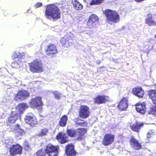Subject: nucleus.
<instances>
[{"instance_id": "1", "label": "nucleus", "mask_w": 156, "mask_h": 156, "mask_svg": "<svg viewBox=\"0 0 156 156\" xmlns=\"http://www.w3.org/2000/svg\"><path fill=\"white\" fill-rule=\"evenodd\" d=\"M60 10L58 7L53 4L47 5L45 16L48 20L55 21L60 17Z\"/></svg>"}, {"instance_id": "2", "label": "nucleus", "mask_w": 156, "mask_h": 156, "mask_svg": "<svg viewBox=\"0 0 156 156\" xmlns=\"http://www.w3.org/2000/svg\"><path fill=\"white\" fill-rule=\"evenodd\" d=\"M67 134L71 137H76L79 140H81L84 137L86 130L85 129L80 128L76 130L71 129L67 130Z\"/></svg>"}, {"instance_id": "3", "label": "nucleus", "mask_w": 156, "mask_h": 156, "mask_svg": "<svg viewBox=\"0 0 156 156\" xmlns=\"http://www.w3.org/2000/svg\"><path fill=\"white\" fill-rule=\"evenodd\" d=\"M30 69L33 73H39L43 71L42 64L39 59H36L29 64Z\"/></svg>"}, {"instance_id": "4", "label": "nucleus", "mask_w": 156, "mask_h": 156, "mask_svg": "<svg viewBox=\"0 0 156 156\" xmlns=\"http://www.w3.org/2000/svg\"><path fill=\"white\" fill-rule=\"evenodd\" d=\"M105 13L107 20L109 21L117 23L119 20V16L115 11L107 9L105 11Z\"/></svg>"}, {"instance_id": "5", "label": "nucleus", "mask_w": 156, "mask_h": 156, "mask_svg": "<svg viewBox=\"0 0 156 156\" xmlns=\"http://www.w3.org/2000/svg\"><path fill=\"white\" fill-rule=\"evenodd\" d=\"M98 16L94 14L91 15L87 22V27L89 28L92 29L98 27Z\"/></svg>"}, {"instance_id": "6", "label": "nucleus", "mask_w": 156, "mask_h": 156, "mask_svg": "<svg viewBox=\"0 0 156 156\" xmlns=\"http://www.w3.org/2000/svg\"><path fill=\"white\" fill-rule=\"evenodd\" d=\"M58 148V146L48 144L46 146L45 151L48 156H57Z\"/></svg>"}, {"instance_id": "7", "label": "nucleus", "mask_w": 156, "mask_h": 156, "mask_svg": "<svg viewBox=\"0 0 156 156\" xmlns=\"http://www.w3.org/2000/svg\"><path fill=\"white\" fill-rule=\"evenodd\" d=\"M22 150V147L19 144L12 145L9 148L10 154L12 156H15L16 155L20 154Z\"/></svg>"}, {"instance_id": "8", "label": "nucleus", "mask_w": 156, "mask_h": 156, "mask_svg": "<svg viewBox=\"0 0 156 156\" xmlns=\"http://www.w3.org/2000/svg\"><path fill=\"white\" fill-rule=\"evenodd\" d=\"M25 121L26 123L31 126H34L37 124V121L35 116L31 113H28L25 118Z\"/></svg>"}, {"instance_id": "9", "label": "nucleus", "mask_w": 156, "mask_h": 156, "mask_svg": "<svg viewBox=\"0 0 156 156\" xmlns=\"http://www.w3.org/2000/svg\"><path fill=\"white\" fill-rule=\"evenodd\" d=\"M29 97V92L27 91L23 90L18 92L17 94L15 97V99L17 101H22Z\"/></svg>"}, {"instance_id": "10", "label": "nucleus", "mask_w": 156, "mask_h": 156, "mask_svg": "<svg viewBox=\"0 0 156 156\" xmlns=\"http://www.w3.org/2000/svg\"><path fill=\"white\" fill-rule=\"evenodd\" d=\"M30 105L32 108H36L38 107L42 106L43 103L41 101V98L39 97H36L34 99H32L30 101Z\"/></svg>"}, {"instance_id": "11", "label": "nucleus", "mask_w": 156, "mask_h": 156, "mask_svg": "<svg viewBox=\"0 0 156 156\" xmlns=\"http://www.w3.org/2000/svg\"><path fill=\"white\" fill-rule=\"evenodd\" d=\"M89 109V108L87 106L85 105L81 106L79 112L80 117L83 119L87 117L90 114Z\"/></svg>"}, {"instance_id": "12", "label": "nucleus", "mask_w": 156, "mask_h": 156, "mask_svg": "<svg viewBox=\"0 0 156 156\" xmlns=\"http://www.w3.org/2000/svg\"><path fill=\"white\" fill-rule=\"evenodd\" d=\"M114 137L111 134H107L104 138L103 144L105 146H107L113 142Z\"/></svg>"}, {"instance_id": "13", "label": "nucleus", "mask_w": 156, "mask_h": 156, "mask_svg": "<svg viewBox=\"0 0 156 156\" xmlns=\"http://www.w3.org/2000/svg\"><path fill=\"white\" fill-rule=\"evenodd\" d=\"M74 146L72 144H69L66 147V152L68 156H75L76 152L74 150Z\"/></svg>"}, {"instance_id": "14", "label": "nucleus", "mask_w": 156, "mask_h": 156, "mask_svg": "<svg viewBox=\"0 0 156 156\" xmlns=\"http://www.w3.org/2000/svg\"><path fill=\"white\" fill-rule=\"evenodd\" d=\"M11 127L12 128H13L14 129V130L15 131V135L17 136H22L24 135L26 133L25 131L20 127V125L18 124L12 126Z\"/></svg>"}, {"instance_id": "15", "label": "nucleus", "mask_w": 156, "mask_h": 156, "mask_svg": "<svg viewBox=\"0 0 156 156\" xmlns=\"http://www.w3.org/2000/svg\"><path fill=\"white\" fill-rule=\"evenodd\" d=\"M56 47L53 44H50L46 48V54L48 56H51L57 53Z\"/></svg>"}, {"instance_id": "16", "label": "nucleus", "mask_w": 156, "mask_h": 156, "mask_svg": "<svg viewBox=\"0 0 156 156\" xmlns=\"http://www.w3.org/2000/svg\"><path fill=\"white\" fill-rule=\"evenodd\" d=\"M130 144L132 147L135 150H139L141 148V144L133 137L131 138Z\"/></svg>"}, {"instance_id": "17", "label": "nucleus", "mask_w": 156, "mask_h": 156, "mask_svg": "<svg viewBox=\"0 0 156 156\" xmlns=\"http://www.w3.org/2000/svg\"><path fill=\"white\" fill-rule=\"evenodd\" d=\"M133 93L139 98H143L144 92L141 87H136L134 88L132 91Z\"/></svg>"}, {"instance_id": "18", "label": "nucleus", "mask_w": 156, "mask_h": 156, "mask_svg": "<svg viewBox=\"0 0 156 156\" xmlns=\"http://www.w3.org/2000/svg\"><path fill=\"white\" fill-rule=\"evenodd\" d=\"M152 15L151 13H149L147 15L146 18V23L149 26L155 25L156 23L152 17Z\"/></svg>"}, {"instance_id": "19", "label": "nucleus", "mask_w": 156, "mask_h": 156, "mask_svg": "<svg viewBox=\"0 0 156 156\" xmlns=\"http://www.w3.org/2000/svg\"><path fill=\"white\" fill-rule=\"evenodd\" d=\"M118 107L121 110H124L128 107L127 100L126 98H123L118 105Z\"/></svg>"}, {"instance_id": "20", "label": "nucleus", "mask_w": 156, "mask_h": 156, "mask_svg": "<svg viewBox=\"0 0 156 156\" xmlns=\"http://www.w3.org/2000/svg\"><path fill=\"white\" fill-rule=\"evenodd\" d=\"M19 114L16 112H12L8 118V121L11 123H14L19 116Z\"/></svg>"}, {"instance_id": "21", "label": "nucleus", "mask_w": 156, "mask_h": 156, "mask_svg": "<svg viewBox=\"0 0 156 156\" xmlns=\"http://www.w3.org/2000/svg\"><path fill=\"white\" fill-rule=\"evenodd\" d=\"M28 107V105L26 103H22L19 104L16 108V110L19 114L23 113L24 110Z\"/></svg>"}, {"instance_id": "22", "label": "nucleus", "mask_w": 156, "mask_h": 156, "mask_svg": "<svg viewBox=\"0 0 156 156\" xmlns=\"http://www.w3.org/2000/svg\"><path fill=\"white\" fill-rule=\"evenodd\" d=\"M143 126V124L139 122H136V124H133L132 125H130L131 129L135 131L139 132V130L141 127Z\"/></svg>"}, {"instance_id": "23", "label": "nucleus", "mask_w": 156, "mask_h": 156, "mask_svg": "<svg viewBox=\"0 0 156 156\" xmlns=\"http://www.w3.org/2000/svg\"><path fill=\"white\" fill-rule=\"evenodd\" d=\"M68 117L66 115H63L60 119L59 122V125L62 127L65 126Z\"/></svg>"}, {"instance_id": "24", "label": "nucleus", "mask_w": 156, "mask_h": 156, "mask_svg": "<svg viewBox=\"0 0 156 156\" xmlns=\"http://www.w3.org/2000/svg\"><path fill=\"white\" fill-rule=\"evenodd\" d=\"M57 139L61 144H64L67 142V139L63 134L59 133L57 136Z\"/></svg>"}, {"instance_id": "25", "label": "nucleus", "mask_w": 156, "mask_h": 156, "mask_svg": "<svg viewBox=\"0 0 156 156\" xmlns=\"http://www.w3.org/2000/svg\"><path fill=\"white\" fill-rule=\"evenodd\" d=\"M106 101L105 97L103 96H98L95 99V102L98 104L104 103Z\"/></svg>"}, {"instance_id": "26", "label": "nucleus", "mask_w": 156, "mask_h": 156, "mask_svg": "<svg viewBox=\"0 0 156 156\" xmlns=\"http://www.w3.org/2000/svg\"><path fill=\"white\" fill-rule=\"evenodd\" d=\"M72 3L74 7L76 10H81L83 8L82 5L76 0H73Z\"/></svg>"}, {"instance_id": "27", "label": "nucleus", "mask_w": 156, "mask_h": 156, "mask_svg": "<svg viewBox=\"0 0 156 156\" xmlns=\"http://www.w3.org/2000/svg\"><path fill=\"white\" fill-rule=\"evenodd\" d=\"M136 109L138 112L141 114H143L145 112L146 108L145 106L142 104L141 105H137L136 107Z\"/></svg>"}, {"instance_id": "28", "label": "nucleus", "mask_w": 156, "mask_h": 156, "mask_svg": "<svg viewBox=\"0 0 156 156\" xmlns=\"http://www.w3.org/2000/svg\"><path fill=\"white\" fill-rule=\"evenodd\" d=\"M21 63V60H18L17 61H15V62L12 64L11 66L12 68L18 69L20 68Z\"/></svg>"}, {"instance_id": "29", "label": "nucleus", "mask_w": 156, "mask_h": 156, "mask_svg": "<svg viewBox=\"0 0 156 156\" xmlns=\"http://www.w3.org/2000/svg\"><path fill=\"white\" fill-rule=\"evenodd\" d=\"M69 39L68 37H62L60 40V42L63 46H66V47L68 46L69 44Z\"/></svg>"}, {"instance_id": "30", "label": "nucleus", "mask_w": 156, "mask_h": 156, "mask_svg": "<svg viewBox=\"0 0 156 156\" xmlns=\"http://www.w3.org/2000/svg\"><path fill=\"white\" fill-rule=\"evenodd\" d=\"M23 55L19 52H15L13 54V57L14 60L17 61L18 60H21Z\"/></svg>"}, {"instance_id": "31", "label": "nucleus", "mask_w": 156, "mask_h": 156, "mask_svg": "<svg viewBox=\"0 0 156 156\" xmlns=\"http://www.w3.org/2000/svg\"><path fill=\"white\" fill-rule=\"evenodd\" d=\"M150 98L152 101L156 97V90H151L149 93Z\"/></svg>"}, {"instance_id": "32", "label": "nucleus", "mask_w": 156, "mask_h": 156, "mask_svg": "<svg viewBox=\"0 0 156 156\" xmlns=\"http://www.w3.org/2000/svg\"><path fill=\"white\" fill-rule=\"evenodd\" d=\"M48 130L46 128H44L41 130L40 133L38 134V136H42L46 135Z\"/></svg>"}, {"instance_id": "33", "label": "nucleus", "mask_w": 156, "mask_h": 156, "mask_svg": "<svg viewBox=\"0 0 156 156\" xmlns=\"http://www.w3.org/2000/svg\"><path fill=\"white\" fill-rule=\"evenodd\" d=\"M12 140H6L5 141L6 147L8 148L12 145Z\"/></svg>"}, {"instance_id": "34", "label": "nucleus", "mask_w": 156, "mask_h": 156, "mask_svg": "<svg viewBox=\"0 0 156 156\" xmlns=\"http://www.w3.org/2000/svg\"><path fill=\"white\" fill-rule=\"evenodd\" d=\"M103 0H92L90 2V4L93 5L95 4H98L102 3Z\"/></svg>"}, {"instance_id": "35", "label": "nucleus", "mask_w": 156, "mask_h": 156, "mask_svg": "<svg viewBox=\"0 0 156 156\" xmlns=\"http://www.w3.org/2000/svg\"><path fill=\"white\" fill-rule=\"evenodd\" d=\"M55 98L57 99H59L60 98L61 94L57 91H55L53 92Z\"/></svg>"}, {"instance_id": "36", "label": "nucleus", "mask_w": 156, "mask_h": 156, "mask_svg": "<svg viewBox=\"0 0 156 156\" xmlns=\"http://www.w3.org/2000/svg\"><path fill=\"white\" fill-rule=\"evenodd\" d=\"M149 113L156 116V107H153L149 111Z\"/></svg>"}, {"instance_id": "37", "label": "nucleus", "mask_w": 156, "mask_h": 156, "mask_svg": "<svg viewBox=\"0 0 156 156\" xmlns=\"http://www.w3.org/2000/svg\"><path fill=\"white\" fill-rule=\"evenodd\" d=\"M36 154V156H46L44 152L42 150L38 151Z\"/></svg>"}, {"instance_id": "38", "label": "nucleus", "mask_w": 156, "mask_h": 156, "mask_svg": "<svg viewBox=\"0 0 156 156\" xmlns=\"http://www.w3.org/2000/svg\"><path fill=\"white\" fill-rule=\"evenodd\" d=\"M154 130H152L150 132H149L147 134V138H150L151 137L154 135Z\"/></svg>"}, {"instance_id": "39", "label": "nucleus", "mask_w": 156, "mask_h": 156, "mask_svg": "<svg viewBox=\"0 0 156 156\" xmlns=\"http://www.w3.org/2000/svg\"><path fill=\"white\" fill-rule=\"evenodd\" d=\"M81 122H77V124H78L80 126H86L87 125V123L86 122H83V121L82 120L81 121Z\"/></svg>"}, {"instance_id": "40", "label": "nucleus", "mask_w": 156, "mask_h": 156, "mask_svg": "<svg viewBox=\"0 0 156 156\" xmlns=\"http://www.w3.org/2000/svg\"><path fill=\"white\" fill-rule=\"evenodd\" d=\"M42 5V4L41 2H38L35 5V7L36 8H39Z\"/></svg>"}, {"instance_id": "41", "label": "nucleus", "mask_w": 156, "mask_h": 156, "mask_svg": "<svg viewBox=\"0 0 156 156\" xmlns=\"http://www.w3.org/2000/svg\"><path fill=\"white\" fill-rule=\"evenodd\" d=\"M152 101L154 104L156 105V97L155 99Z\"/></svg>"}, {"instance_id": "42", "label": "nucleus", "mask_w": 156, "mask_h": 156, "mask_svg": "<svg viewBox=\"0 0 156 156\" xmlns=\"http://www.w3.org/2000/svg\"><path fill=\"white\" fill-rule=\"evenodd\" d=\"M25 145L27 147H29V145L27 143H25Z\"/></svg>"}, {"instance_id": "43", "label": "nucleus", "mask_w": 156, "mask_h": 156, "mask_svg": "<svg viewBox=\"0 0 156 156\" xmlns=\"http://www.w3.org/2000/svg\"><path fill=\"white\" fill-rule=\"evenodd\" d=\"M101 62L99 60H97V64H99Z\"/></svg>"}, {"instance_id": "44", "label": "nucleus", "mask_w": 156, "mask_h": 156, "mask_svg": "<svg viewBox=\"0 0 156 156\" xmlns=\"http://www.w3.org/2000/svg\"><path fill=\"white\" fill-rule=\"evenodd\" d=\"M122 30H124L125 29V27L124 26H123L122 27Z\"/></svg>"}, {"instance_id": "45", "label": "nucleus", "mask_w": 156, "mask_h": 156, "mask_svg": "<svg viewBox=\"0 0 156 156\" xmlns=\"http://www.w3.org/2000/svg\"><path fill=\"white\" fill-rule=\"evenodd\" d=\"M149 141V140L148 139L147 140V139H146V142H148Z\"/></svg>"}, {"instance_id": "46", "label": "nucleus", "mask_w": 156, "mask_h": 156, "mask_svg": "<svg viewBox=\"0 0 156 156\" xmlns=\"http://www.w3.org/2000/svg\"><path fill=\"white\" fill-rule=\"evenodd\" d=\"M30 9H28V10H27V12H30Z\"/></svg>"}, {"instance_id": "47", "label": "nucleus", "mask_w": 156, "mask_h": 156, "mask_svg": "<svg viewBox=\"0 0 156 156\" xmlns=\"http://www.w3.org/2000/svg\"><path fill=\"white\" fill-rule=\"evenodd\" d=\"M154 37L156 38V34H155L154 36Z\"/></svg>"}, {"instance_id": "48", "label": "nucleus", "mask_w": 156, "mask_h": 156, "mask_svg": "<svg viewBox=\"0 0 156 156\" xmlns=\"http://www.w3.org/2000/svg\"><path fill=\"white\" fill-rule=\"evenodd\" d=\"M1 70V69H0V71Z\"/></svg>"}]
</instances>
